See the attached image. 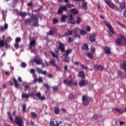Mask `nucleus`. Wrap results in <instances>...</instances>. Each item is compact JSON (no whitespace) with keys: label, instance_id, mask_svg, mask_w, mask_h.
I'll list each match as a JSON object with an SVG mask.
<instances>
[{"label":"nucleus","instance_id":"nucleus-42","mask_svg":"<svg viewBox=\"0 0 126 126\" xmlns=\"http://www.w3.org/2000/svg\"><path fill=\"white\" fill-rule=\"evenodd\" d=\"M54 113L55 115H59V114H60V108H59V107L55 108Z\"/></svg>","mask_w":126,"mask_h":126},{"label":"nucleus","instance_id":"nucleus-47","mask_svg":"<svg viewBox=\"0 0 126 126\" xmlns=\"http://www.w3.org/2000/svg\"><path fill=\"white\" fill-rule=\"evenodd\" d=\"M4 46L6 49H8L10 47V45L8 44V43L6 41L4 42Z\"/></svg>","mask_w":126,"mask_h":126},{"label":"nucleus","instance_id":"nucleus-22","mask_svg":"<svg viewBox=\"0 0 126 126\" xmlns=\"http://www.w3.org/2000/svg\"><path fill=\"white\" fill-rule=\"evenodd\" d=\"M7 116L9 121H10L11 123H14V121L13 120V117H12V115H11V114H10V112L8 111L7 112Z\"/></svg>","mask_w":126,"mask_h":126},{"label":"nucleus","instance_id":"nucleus-26","mask_svg":"<svg viewBox=\"0 0 126 126\" xmlns=\"http://www.w3.org/2000/svg\"><path fill=\"white\" fill-rule=\"evenodd\" d=\"M87 2L85 1H83L82 3V7L84 8L85 10H87Z\"/></svg>","mask_w":126,"mask_h":126},{"label":"nucleus","instance_id":"nucleus-33","mask_svg":"<svg viewBox=\"0 0 126 126\" xmlns=\"http://www.w3.org/2000/svg\"><path fill=\"white\" fill-rule=\"evenodd\" d=\"M95 68L96 69L103 70V69H104V67L103 66H102L101 65H95Z\"/></svg>","mask_w":126,"mask_h":126},{"label":"nucleus","instance_id":"nucleus-55","mask_svg":"<svg viewBox=\"0 0 126 126\" xmlns=\"http://www.w3.org/2000/svg\"><path fill=\"white\" fill-rule=\"evenodd\" d=\"M118 24H119L120 26H122V27H123V28H126V25L122 24L121 22H117Z\"/></svg>","mask_w":126,"mask_h":126},{"label":"nucleus","instance_id":"nucleus-41","mask_svg":"<svg viewBox=\"0 0 126 126\" xmlns=\"http://www.w3.org/2000/svg\"><path fill=\"white\" fill-rule=\"evenodd\" d=\"M105 23L107 28H109V29H112V28H113L112 25H111V24H110V23H109L108 22H105Z\"/></svg>","mask_w":126,"mask_h":126},{"label":"nucleus","instance_id":"nucleus-59","mask_svg":"<svg viewBox=\"0 0 126 126\" xmlns=\"http://www.w3.org/2000/svg\"><path fill=\"white\" fill-rule=\"evenodd\" d=\"M32 116L33 118H36V117L38 116L35 112H32Z\"/></svg>","mask_w":126,"mask_h":126},{"label":"nucleus","instance_id":"nucleus-36","mask_svg":"<svg viewBox=\"0 0 126 126\" xmlns=\"http://www.w3.org/2000/svg\"><path fill=\"white\" fill-rule=\"evenodd\" d=\"M22 98L24 99L26 98L27 99H28L29 98V94H26V93H23L22 95Z\"/></svg>","mask_w":126,"mask_h":126},{"label":"nucleus","instance_id":"nucleus-29","mask_svg":"<svg viewBox=\"0 0 126 126\" xmlns=\"http://www.w3.org/2000/svg\"><path fill=\"white\" fill-rule=\"evenodd\" d=\"M77 20L76 21V24L79 25L80 23H81V21H82V19L81 17L78 16L76 18Z\"/></svg>","mask_w":126,"mask_h":126},{"label":"nucleus","instance_id":"nucleus-9","mask_svg":"<svg viewBox=\"0 0 126 126\" xmlns=\"http://www.w3.org/2000/svg\"><path fill=\"white\" fill-rule=\"evenodd\" d=\"M58 48L60 49V51L62 53H63V52H65V46H64V44L61 41H59V46Z\"/></svg>","mask_w":126,"mask_h":126},{"label":"nucleus","instance_id":"nucleus-15","mask_svg":"<svg viewBox=\"0 0 126 126\" xmlns=\"http://www.w3.org/2000/svg\"><path fill=\"white\" fill-rule=\"evenodd\" d=\"M90 41L93 42L96 41V33H94L93 34H91L90 36Z\"/></svg>","mask_w":126,"mask_h":126},{"label":"nucleus","instance_id":"nucleus-10","mask_svg":"<svg viewBox=\"0 0 126 126\" xmlns=\"http://www.w3.org/2000/svg\"><path fill=\"white\" fill-rule=\"evenodd\" d=\"M32 62L35 63L36 64H43V61H42L41 59H39L38 57H35Z\"/></svg>","mask_w":126,"mask_h":126},{"label":"nucleus","instance_id":"nucleus-34","mask_svg":"<svg viewBox=\"0 0 126 126\" xmlns=\"http://www.w3.org/2000/svg\"><path fill=\"white\" fill-rule=\"evenodd\" d=\"M30 72L33 74V78H35V77L37 76V75L35 74V69L32 68L30 69Z\"/></svg>","mask_w":126,"mask_h":126},{"label":"nucleus","instance_id":"nucleus-45","mask_svg":"<svg viewBox=\"0 0 126 126\" xmlns=\"http://www.w3.org/2000/svg\"><path fill=\"white\" fill-rule=\"evenodd\" d=\"M80 33L81 35H86V34H87V32L84 30H81L80 31Z\"/></svg>","mask_w":126,"mask_h":126},{"label":"nucleus","instance_id":"nucleus-50","mask_svg":"<svg viewBox=\"0 0 126 126\" xmlns=\"http://www.w3.org/2000/svg\"><path fill=\"white\" fill-rule=\"evenodd\" d=\"M80 64L81 65V66H82V68H84V69H89L88 67L87 66H85L84 65V64L80 63Z\"/></svg>","mask_w":126,"mask_h":126},{"label":"nucleus","instance_id":"nucleus-62","mask_svg":"<svg viewBox=\"0 0 126 126\" xmlns=\"http://www.w3.org/2000/svg\"><path fill=\"white\" fill-rule=\"evenodd\" d=\"M109 30H110V32L112 33V34L114 35L116 34V32H115V31H114V29H113V28H112V29H110Z\"/></svg>","mask_w":126,"mask_h":126},{"label":"nucleus","instance_id":"nucleus-2","mask_svg":"<svg viewBox=\"0 0 126 126\" xmlns=\"http://www.w3.org/2000/svg\"><path fill=\"white\" fill-rule=\"evenodd\" d=\"M74 6V5L71 3L66 4V6L62 5L58 9L57 14H63V11H67V7L68 8H71V7H73Z\"/></svg>","mask_w":126,"mask_h":126},{"label":"nucleus","instance_id":"nucleus-12","mask_svg":"<svg viewBox=\"0 0 126 126\" xmlns=\"http://www.w3.org/2000/svg\"><path fill=\"white\" fill-rule=\"evenodd\" d=\"M69 17L70 18L67 21L68 23L72 25L74 24L75 23V20H74V18H73V15H72V14H70Z\"/></svg>","mask_w":126,"mask_h":126},{"label":"nucleus","instance_id":"nucleus-49","mask_svg":"<svg viewBox=\"0 0 126 126\" xmlns=\"http://www.w3.org/2000/svg\"><path fill=\"white\" fill-rule=\"evenodd\" d=\"M96 51V49L94 47H92L91 48V52L92 54H94Z\"/></svg>","mask_w":126,"mask_h":126},{"label":"nucleus","instance_id":"nucleus-57","mask_svg":"<svg viewBox=\"0 0 126 126\" xmlns=\"http://www.w3.org/2000/svg\"><path fill=\"white\" fill-rule=\"evenodd\" d=\"M21 65V66H22L23 67L25 68V67H26V66H27V64H26V63H24V62H23V63H22Z\"/></svg>","mask_w":126,"mask_h":126},{"label":"nucleus","instance_id":"nucleus-25","mask_svg":"<svg viewBox=\"0 0 126 126\" xmlns=\"http://www.w3.org/2000/svg\"><path fill=\"white\" fill-rule=\"evenodd\" d=\"M72 53V49H67L65 51L64 54H63V56H65V57H68V54H71Z\"/></svg>","mask_w":126,"mask_h":126},{"label":"nucleus","instance_id":"nucleus-19","mask_svg":"<svg viewBox=\"0 0 126 126\" xmlns=\"http://www.w3.org/2000/svg\"><path fill=\"white\" fill-rule=\"evenodd\" d=\"M70 11L71 13H72V14H73L74 15H75L76 14H78V13H79V11L76 9V8H75L71 9L70 10Z\"/></svg>","mask_w":126,"mask_h":126},{"label":"nucleus","instance_id":"nucleus-56","mask_svg":"<svg viewBox=\"0 0 126 126\" xmlns=\"http://www.w3.org/2000/svg\"><path fill=\"white\" fill-rule=\"evenodd\" d=\"M21 41V38L20 37H17L15 39L16 43H19Z\"/></svg>","mask_w":126,"mask_h":126},{"label":"nucleus","instance_id":"nucleus-7","mask_svg":"<svg viewBox=\"0 0 126 126\" xmlns=\"http://www.w3.org/2000/svg\"><path fill=\"white\" fill-rule=\"evenodd\" d=\"M69 77L71 78V80L68 81V79H65L63 80V82L67 86H70L71 87V86L73 85V78H72L70 75H69Z\"/></svg>","mask_w":126,"mask_h":126},{"label":"nucleus","instance_id":"nucleus-48","mask_svg":"<svg viewBox=\"0 0 126 126\" xmlns=\"http://www.w3.org/2000/svg\"><path fill=\"white\" fill-rule=\"evenodd\" d=\"M53 91H58L59 90V86H54L52 87Z\"/></svg>","mask_w":126,"mask_h":126},{"label":"nucleus","instance_id":"nucleus-44","mask_svg":"<svg viewBox=\"0 0 126 126\" xmlns=\"http://www.w3.org/2000/svg\"><path fill=\"white\" fill-rule=\"evenodd\" d=\"M68 98L70 100H74V95L73 94H70L68 96Z\"/></svg>","mask_w":126,"mask_h":126},{"label":"nucleus","instance_id":"nucleus-16","mask_svg":"<svg viewBox=\"0 0 126 126\" xmlns=\"http://www.w3.org/2000/svg\"><path fill=\"white\" fill-rule=\"evenodd\" d=\"M100 118H102V115H98L97 114H95L92 117V120H93V121H96V120L100 119Z\"/></svg>","mask_w":126,"mask_h":126},{"label":"nucleus","instance_id":"nucleus-27","mask_svg":"<svg viewBox=\"0 0 126 126\" xmlns=\"http://www.w3.org/2000/svg\"><path fill=\"white\" fill-rule=\"evenodd\" d=\"M7 28H8V25L7 24H5L4 26V28L2 26L0 27V30L1 31H4V29L5 30H7Z\"/></svg>","mask_w":126,"mask_h":126},{"label":"nucleus","instance_id":"nucleus-58","mask_svg":"<svg viewBox=\"0 0 126 126\" xmlns=\"http://www.w3.org/2000/svg\"><path fill=\"white\" fill-rule=\"evenodd\" d=\"M44 85L45 87H46V89L48 90H50V86H49V84H48L47 83H45L44 84Z\"/></svg>","mask_w":126,"mask_h":126},{"label":"nucleus","instance_id":"nucleus-11","mask_svg":"<svg viewBox=\"0 0 126 126\" xmlns=\"http://www.w3.org/2000/svg\"><path fill=\"white\" fill-rule=\"evenodd\" d=\"M15 123L17 126L19 125H22L23 123L22 118H21V117H16L15 119Z\"/></svg>","mask_w":126,"mask_h":126},{"label":"nucleus","instance_id":"nucleus-61","mask_svg":"<svg viewBox=\"0 0 126 126\" xmlns=\"http://www.w3.org/2000/svg\"><path fill=\"white\" fill-rule=\"evenodd\" d=\"M74 39H73V38H71V37H68V42L69 43H71V42H73V40H74Z\"/></svg>","mask_w":126,"mask_h":126},{"label":"nucleus","instance_id":"nucleus-43","mask_svg":"<svg viewBox=\"0 0 126 126\" xmlns=\"http://www.w3.org/2000/svg\"><path fill=\"white\" fill-rule=\"evenodd\" d=\"M22 111L24 114V113L26 112V104H23Z\"/></svg>","mask_w":126,"mask_h":126},{"label":"nucleus","instance_id":"nucleus-18","mask_svg":"<svg viewBox=\"0 0 126 126\" xmlns=\"http://www.w3.org/2000/svg\"><path fill=\"white\" fill-rule=\"evenodd\" d=\"M78 77H81L83 79H85V73L83 71H80L78 74Z\"/></svg>","mask_w":126,"mask_h":126},{"label":"nucleus","instance_id":"nucleus-38","mask_svg":"<svg viewBox=\"0 0 126 126\" xmlns=\"http://www.w3.org/2000/svg\"><path fill=\"white\" fill-rule=\"evenodd\" d=\"M63 57H64V59H63L64 62H65V63H69V59H68V56H63Z\"/></svg>","mask_w":126,"mask_h":126},{"label":"nucleus","instance_id":"nucleus-30","mask_svg":"<svg viewBox=\"0 0 126 126\" xmlns=\"http://www.w3.org/2000/svg\"><path fill=\"white\" fill-rule=\"evenodd\" d=\"M52 22L53 25H55V24H58V23H59V19H58V18L57 17L54 18L52 20Z\"/></svg>","mask_w":126,"mask_h":126},{"label":"nucleus","instance_id":"nucleus-5","mask_svg":"<svg viewBox=\"0 0 126 126\" xmlns=\"http://www.w3.org/2000/svg\"><path fill=\"white\" fill-rule=\"evenodd\" d=\"M29 96L31 97H32L33 98H34L35 95L37 97V98H39V100H41V101H44L46 100V97L44 96V95H42L40 92H38L36 94H34V93L32 92L30 93L29 94Z\"/></svg>","mask_w":126,"mask_h":126},{"label":"nucleus","instance_id":"nucleus-64","mask_svg":"<svg viewBox=\"0 0 126 126\" xmlns=\"http://www.w3.org/2000/svg\"><path fill=\"white\" fill-rule=\"evenodd\" d=\"M123 15L124 17H125V18H126V9H125V10L123 11Z\"/></svg>","mask_w":126,"mask_h":126},{"label":"nucleus","instance_id":"nucleus-37","mask_svg":"<svg viewBox=\"0 0 126 126\" xmlns=\"http://www.w3.org/2000/svg\"><path fill=\"white\" fill-rule=\"evenodd\" d=\"M83 50H85L86 51H88L89 48H88V45L86 44V43H84L83 46H82Z\"/></svg>","mask_w":126,"mask_h":126},{"label":"nucleus","instance_id":"nucleus-28","mask_svg":"<svg viewBox=\"0 0 126 126\" xmlns=\"http://www.w3.org/2000/svg\"><path fill=\"white\" fill-rule=\"evenodd\" d=\"M120 7L121 9H126V2H122L120 3Z\"/></svg>","mask_w":126,"mask_h":126},{"label":"nucleus","instance_id":"nucleus-6","mask_svg":"<svg viewBox=\"0 0 126 126\" xmlns=\"http://www.w3.org/2000/svg\"><path fill=\"white\" fill-rule=\"evenodd\" d=\"M90 101H91V97H88L85 94L82 96V102L84 106H88Z\"/></svg>","mask_w":126,"mask_h":126},{"label":"nucleus","instance_id":"nucleus-63","mask_svg":"<svg viewBox=\"0 0 126 126\" xmlns=\"http://www.w3.org/2000/svg\"><path fill=\"white\" fill-rule=\"evenodd\" d=\"M37 71L38 73H41L42 70L40 68H37Z\"/></svg>","mask_w":126,"mask_h":126},{"label":"nucleus","instance_id":"nucleus-20","mask_svg":"<svg viewBox=\"0 0 126 126\" xmlns=\"http://www.w3.org/2000/svg\"><path fill=\"white\" fill-rule=\"evenodd\" d=\"M30 49H32V48H35V45H36V39H34L32 40L30 42Z\"/></svg>","mask_w":126,"mask_h":126},{"label":"nucleus","instance_id":"nucleus-24","mask_svg":"<svg viewBox=\"0 0 126 126\" xmlns=\"http://www.w3.org/2000/svg\"><path fill=\"white\" fill-rule=\"evenodd\" d=\"M13 81L15 84V87H16V88H19V86H20V85L18 83V81H17V80L15 79V78H13Z\"/></svg>","mask_w":126,"mask_h":126},{"label":"nucleus","instance_id":"nucleus-35","mask_svg":"<svg viewBox=\"0 0 126 126\" xmlns=\"http://www.w3.org/2000/svg\"><path fill=\"white\" fill-rule=\"evenodd\" d=\"M19 15H20L21 17H24L27 16V13L26 12L21 11L19 13Z\"/></svg>","mask_w":126,"mask_h":126},{"label":"nucleus","instance_id":"nucleus-31","mask_svg":"<svg viewBox=\"0 0 126 126\" xmlns=\"http://www.w3.org/2000/svg\"><path fill=\"white\" fill-rule=\"evenodd\" d=\"M67 18L66 15H63L61 17V22H65V20Z\"/></svg>","mask_w":126,"mask_h":126},{"label":"nucleus","instance_id":"nucleus-3","mask_svg":"<svg viewBox=\"0 0 126 126\" xmlns=\"http://www.w3.org/2000/svg\"><path fill=\"white\" fill-rule=\"evenodd\" d=\"M116 44L120 45V46H126V38L125 36L123 35H120L119 37L116 40Z\"/></svg>","mask_w":126,"mask_h":126},{"label":"nucleus","instance_id":"nucleus-39","mask_svg":"<svg viewBox=\"0 0 126 126\" xmlns=\"http://www.w3.org/2000/svg\"><path fill=\"white\" fill-rule=\"evenodd\" d=\"M50 54L52 55L53 58H56V59H58V60H59V56H58L57 54H55V52L53 51H50Z\"/></svg>","mask_w":126,"mask_h":126},{"label":"nucleus","instance_id":"nucleus-54","mask_svg":"<svg viewBox=\"0 0 126 126\" xmlns=\"http://www.w3.org/2000/svg\"><path fill=\"white\" fill-rule=\"evenodd\" d=\"M37 81L39 83H43V78L41 77H39L38 79H37Z\"/></svg>","mask_w":126,"mask_h":126},{"label":"nucleus","instance_id":"nucleus-21","mask_svg":"<svg viewBox=\"0 0 126 126\" xmlns=\"http://www.w3.org/2000/svg\"><path fill=\"white\" fill-rule=\"evenodd\" d=\"M73 34V31H68L67 32H65L64 34H63L62 37H65L66 36H68V35H70V36L72 35Z\"/></svg>","mask_w":126,"mask_h":126},{"label":"nucleus","instance_id":"nucleus-53","mask_svg":"<svg viewBox=\"0 0 126 126\" xmlns=\"http://www.w3.org/2000/svg\"><path fill=\"white\" fill-rule=\"evenodd\" d=\"M14 48H15L16 49L19 48V44L18 42H15L14 44Z\"/></svg>","mask_w":126,"mask_h":126},{"label":"nucleus","instance_id":"nucleus-4","mask_svg":"<svg viewBox=\"0 0 126 126\" xmlns=\"http://www.w3.org/2000/svg\"><path fill=\"white\" fill-rule=\"evenodd\" d=\"M104 1L112 9H115L116 11H120V8L118 6H116L114 3L112 2L110 0H104Z\"/></svg>","mask_w":126,"mask_h":126},{"label":"nucleus","instance_id":"nucleus-23","mask_svg":"<svg viewBox=\"0 0 126 126\" xmlns=\"http://www.w3.org/2000/svg\"><path fill=\"white\" fill-rule=\"evenodd\" d=\"M104 51L105 54H107V55H110V54H111V50H110V48L108 46H105L104 48Z\"/></svg>","mask_w":126,"mask_h":126},{"label":"nucleus","instance_id":"nucleus-51","mask_svg":"<svg viewBox=\"0 0 126 126\" xmlns=\"http://www.w3.org/2000/svg\"><path fill=\"white\" fill-rule=\"evenodd\" d=\"M122 67L123 69L126 70V60L124 62L123 64L122 65Z\"/></svg>","mask_w":126,"mask_h":126},{"label":"nucleus","instance_id":"nucleus-52","mask_svg":"<svg viewBox=\"0 0 126 126\" xmlns=\"http://www.w3.org/2000/svg\"><path fill=\"white\" fill-rule=\"evenodd\" d=\"M79 31V29H78V28H75L73 30V32H74V34H76Z\"/></svg>","mask_w":126,"mask_h":126},{"label":"nucleus","instance_id":"nucleus-8","mask_svg":"<svg viewBox=\"0 0 126 126\" xmlns=\"http://www.w3.org/2000/svg\"><path fill=\"white\" fill-rule=\"evenodd\" d=\"M55 63H56V60H55V59H51L49 63L50 64L53 65V66H55L56 70H58V71H61V67L56 65V64Z\"/></svg>","mask_w":126,"mask_h":126},{"label":"nucleus","instance_id":"nucleus-14","mask_svg":"<svg viewBox=\"0 0 126 126\" xmlns=\"http://www.w3.org/2000/svg\"><path fill=\"white\" fill-rule=\"evenodd\" d=\"M55 123L56 124H55L54 121H51L50 123V126H60V124H62L63 122L62 121H60L59 122L58 121H56Z\"/></svg>","mask_w":126,"mask_h":126},{"label":"nucleus","instance_id":"nucleus-13","mask_svg":"<svg viewBox=\"0 0 126 126\" xmlns=\"http://www.w3.org/2000/svg\"><path fill=\"white\" fill-rule=\"evenodd\" d=\"M46 34L48 35H53V36H58V32L54 30H50Z\"/></svg>","mask_w":126,"mask_h":126},{"label":"nucleus","instance_id":"nucleus-60","mask_svg":"<svg viewBox=\"0 0 126 126\" xmlns=\"http://www.w3.org/2000/svg\"><path fill=\"white\" fill-rule=\"evenodd\" d=\"M118 75L120 76V77H122V76H123V72L121 71H118Z\"/></svg>","mask_w":126,"mask_h":126},{"label":"nucleus","instance_id":"nucleus-17","mask_svg":"<svg viewBox=\"0 0 126 126\" xmlns=\"http://www.w3.org/2000/svg\"><path fill=\"white\" fill-rule=\"evenodd\" d=\"M88 83V81H86L85 80H81L79 83V85L81 87H82V86H85Z\"/></svg>","mask_w":126,"mask_h":126},{"label":"nucleus","instance_id":"nucleus-1","mask_svg":"<svg viewBox=\"0 0 126 126\" xmlns=\"http://www.w3.org/2000/svg\"><path fill=\"white\" fill-rule=\"evenodd\" d=\"M25 24L32 25L33 27H38L39 26V18L36 15H32L31 18H28L25 20Z\"/></svg>","mask_w":126,"mask_h":126},{"label":"nucleus","instance_id":"nucleus-40","mask_svg":"<svg viewBox=\"0 0 126 126\" xmlns=\"http://www.w3.org/2000/svg\"><path fill=\"white\" fill-rule=\"evenodd\" d=\"M87 56L89 59H93V54H92L91 53L88 52L87 53Z\"/></svg>","mask_w":126,"mask_h":126},{"label":"nucleus","instance_id":"nucleus-46","mask_svg":"<svg viewBox=\"0 0 126 126\" xmlns=\"http://www.w3.org/2000/svg\"><path fill=\"white\" fill-rule=\"evenodd\" d=\"M4 46V41H3V40H0V48H1Z\"/></svg>","mask_w":126,"mask_h":126},{"label":"nucleus","instance_id":"nucleus-32","mask_svg":"<svg viewBox=\"0 0 126 126\" xmlns=\"http://www.w3.org/2000/svg\"><path fill=\"white\" fill-rule=\"evenodd\" d=\"M116 112H118V113H119V114H121L122 115V114H123V113L125 112V111H124V110L121 109H119L118 108H116L115 109Z\"/></svg>","mask_w":126,"mask_h":126}]
</instances>
